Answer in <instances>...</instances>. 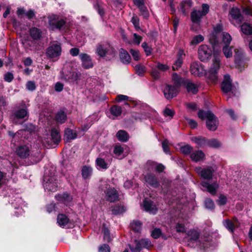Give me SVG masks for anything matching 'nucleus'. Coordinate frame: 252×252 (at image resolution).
Segmentation results:
<instances>
[{
  "label": "nucleus",
  "instance_id": "864d4df0",
  "mask_svg": "<svg viewBox=\"0 0 252 252\" xmlns=\"http://www.w3.org/2000/svg\"><path fill=\"white\" fill-rule=\"evenodd\" d=\"M227 202V197L223 194H220L217 200H216L217 204L220 206L225 205Z\"/></svg>",
  "mask_w": 252,
  "mask_h": 252
},
{
  "label": "nucleus",
  "instance_id": "9b49d317",
  "mask_svg": "<svg viewBox=\"0 0 252 252\" xmlns=\"http://www.w3.org/2000/svg\"><path fill=\"white\" fill-rule=\"evenodd\" d=\"M198 58L203 62H207L212 55V49L207 45H201L198 51Z\"/></svg>",
  "mask_w": 252,
  "mask_h": 252
},
{
  "label": "nucleus",
  "instance_id": "0eeeda50",
  "mask_svg": "<svg viewBox=\"0 0 252 252\" xmlns=\"http://www.w3.org/2000/svg\"><path fill=\"white\" fill-rule=\"evenodd\" d=\"M21 106L22 107L14 111L11 116L13 119V123L15 124H18V120L24 119L25 118L27 119L29 116L28 109L25 102H23Z\"/></svg>",
  "mask_w": 252,
  "mask_h": 252
},
{
  "label": "nucleus",
  "instance_id": "e433bc0d",
  "mask_svg": "<svg viewBox=\"0 0 252 252\" xmlns=\"http://www.w3.org/2000/svg\"><path fill=\"white\" fill-rule=\"evenodd\" d=\"M131 229L135 233H140L142 223L139 220H133L130 224Z\"/></svg>",
  "mask_w": 252,
  "mask_h": 252
},
{
  "label": "nucleus",
  "instance_id": "58836bf2",
  "mask_svg": "<svg viewBox=\"0 0 252 252\" xmlns=\"http://www.w3.org/2000/svg\"><path fill=\"white\" fill-rule=\"evenodd\" d=\"M147 164L152 166L156 165V170L158 173L163 172L165 168V167L162 163H158L152 160H148Z\"/></svg>",
  "mask_w": 252,
  "mask_h": 252
},
{
  "label": "nucleus",
  "instance_id": "f3484780",
  "mask_svg": "<svg viewBox=\"0 0 252 252\" xmlns=\"http://www.w3.org/2000/svg\"><path fill=\"white\" fill-rule=\"evenodd\" d=\"M143 205L144 210L154 215L157 214L158 209L154 201L148 198H145L143 201Z\"/></svg>",
  "mask_w": 252,
  "mask_h": 252
},
{
  "label": "nucleus",
  "instance_id": "6e6d98bb",
  "mask_svg": "<svg viewBox=\"0 0 252 252\" xmlns=\"http://www.w3.org/2000/svg\"><path fill=\"white\" fill-rule=\"evenodd\" d=\"M150 75L154 80H157L160 77V72L156 68H152L150 72Z\"/></svg>",
  "mask_w": 252,
  "mask_h": 252
},
{
  "label": "nucleus",
  "instance_id": "dca6fc26",
  "mask_svg": "<svg viewBox=\"0 0 252 252\" xmlns=\"http://www.w3.org/2000/svg\"><path fill=\"white\" fill-rule=\"evenodd\" d=\"M232 80L231 79L230 75L226 74L223 76V80L221 84V90L223 93L227 94L230 92L232 89Z\"/></svg>",
  "mask_w": 252,
  "mask_h": 252
},
{
  "label": "nucleus",
  "instance_id": "a18cd8bd",
  "mask_svg": "<svg viewBox=\"0 0 252 252\" xmlns=\"http://www.w3.org/2000/svg\"><path fill=\"white\" fill-rule=\"evenodd\" d=\"M95 163L97 166L102 169L106 170L108 169V164L105 160L101 158H97L95 160Z\"/></svg>",
  "mask_w": 252,
  "mask_h": 252
},
{
  "label": "nucleus",
  "instance_id": "052dcab7",
  "mask_svg": "<svg viewBox=\"0 0 252 252\" xmlns=\"http://www.w3.org/2000/svg\"><path fill=\"white\" fill-rule=\"evenodd\" d=\"M162 148L164 152L166 154H170L171 151L169 146V143L167 140L165 139L162 142Z\"/></svg>",
  "mask_w": 252,
  "mask_h": 252
},
{
  "label": "nucleus",
  "instance_id": "bf43d9fd",
  "mask_svg": "<svg viewBox=\"0 0 252 252\" xmlns=\"http://www.w3.org/2000/svg\"><path fill=\"white\" fill-rule=\"evenodd\" d=\"M138 7L140 9V11L143 17L145 18H147L149 17V14L147 8L145 6L144 3L139 5Z\"/></svg>",
  "mask_w": 252,
  "mask_h": 252
},
{
  "label": "nucleus",
  "instance_id": "ea45409f",
  "mask_svg": "<svg viewBox=\"0 0 252 252\" xmlns=\"http://www.w3.org/2000/svg\"><path fill=\"white\" fill-rule=\"evenodd\" d=\"M110 112L112 115L115 117L119 116L122 112V107L117 105H114L110 108Z\"/></svg>",
  "mask_w": 252,
  "mask_h": 252
},
{
  "label": "nucleus",
  "instance_id": "e2e57ef3",
  "mask_svg": "<svg viewBox=\"0 0 252 252\" xmlns=\"http://www.w3.org/2000/svg\"><path fill=\"white\" fill-rule=\"evenodd\" d=\"M26 87L28 90L32 92L35 91L36 88L35 82L32 81H28L26 84Z\"/></svg>",
  "mask_w": 252,
  "mask_h": 252
},
{
  "label": "nucleus",
  "instance_id": "bb28decb",
  "mask_svg": "<svg viewBox=\"0 0 252 252\" xmlns=\"http://www.w3.org/2000/svg\"><path fill=\"white\" fill-rule=\"evenodd\" d=\"M172 80L174 83L173 86L180 89L182 85L184 86L186 79L179 76L177 73H173L172 75Z\"/></svg>",
  "mask_w": 252,
  "mask_h": 252
},
{
  "label": "nucleus",
  "instance_id": "c756f323",
  "mask_svg": "<svg viewBox=\"0 0 252 252\" xmlns=\"http://www.w3.org/2000/svg\"><path fill=\"white\" fill-rule=\"evenodd\" d=\"M191 140L196 144L199 148H203L207 145L208 139L202 136L192 137Z\"/></svg>",
  "mask_w": 252,
  "mask_h": 252
},
{
  "label": "nucleus",
  "instance_id": "603ef678",
  "mask_svg": "<svg viewBox=\"0 0 252 252\" xmlns=\"http://www.w3.org/2000/svg\"><path fill=\"white\" fill-rule=\"evenodd\" d=\"M204 205L206 208L210 210H213L215 208L214 202L210 198H207L205 200Z\"/></svg>",
  "mask_w": 252,
  "mask_h": 252
},
{
  "label": "nucleus",
  "instance_id": "7ed1b4c3",
  "mask_svg": "<svg viewBox=\"0 0 252 252\" xmlns=\"http://www.w3.org/2000/svg\"><path fill=\"white\" fill-rule=\"evenodd\" d=\"M62 48L61 43L57 41L50 42L46 49L45 56L52 61H57L61 55Z\"/></svg>",
  "mask_w": 252,
  "mask_h": 252
},
{
  "label": "nucleus",
  "instance_id": "f03ea898",
  "mask_svg": "<svg viewBox=\"0 0 252 252\" xmlns=\"http://www.w3.org/2000/svg\"><path fill=\"white\" fill-rule=\"evenodd\" d=\"M101 190L104 193L106 201L114 203L120 200V195L118 190L106 182H104L99 187Z\"/></svg>",
  "mask_w": 252,
  "mask_h": 252
},
{
  "label": "nucleus",
  "instance_id": "4be33fe9",
  "mask_svg": "<svg viewBox=\"0 0 252 252\" xmlns=\"http://www.w3.org/2000/svg\"><path fill=\"white\" fill-rule=\"evenodd\" d=\"M184 86L186 88L188 93L196 94L198 92V86L190 82L189 79H186V82L184 85Z\"/></svg>",
  "mask_w": 252,
  "mask_h": 252
},
{
  "label": "nucleus",
  "instance_id": "6e6552de",
  "mask_svg": "<svg viewBox=\"0 0 252 252\" xmlns=\"http://www.w3.org/2000/svg\"><path fill=\"white\" fill-rule=\"evenodd\" d=\"M202 10H194L190 14L191 21L193 23L199 24L201 19L205 16L209 11V6L208 4L202 5Z\"/></svg>",
  "mask_w": 252,
  "mask_h": 252
},
{
  "label": "nucleus",
  "instance_id": "a211bd4d",
  "mask_svg": "<svg viewBox=\"0 0 252 252\" xmlns=\"http://www.w3.org/2000/svg\"><path fill=\"white\" fill-rule=\"evenodd\" d=\"M200 185L203 188H206L207 191L213 196L216 195L217 189L219 187V185L217 182H214L213 183L210 184L207 181H202Z\"/></svg>",
  "mask_w": 252,
  "mask_h": 252
},
{
  "label": "nucleus",
  "instance_id": "774afa93",
  "mask_svg": "<svg viewBox=\"0 0 252 252\" xmlns=\"http://www.w3.org/2000/svg\"><path fill=\"white\" fill-rule=\"evenodd\" d=\"M98 251L99 252H110V248L108 244H104L99 246Z\"/></svg>",
  "mask_w": 252,
  "mask_h": 252
},
{
  "label": "nucleus",
  "instance_id": "de8ad7c7",
  "mask_svg": "<svg viewBox=\"0 0 252 252\" xmlns=\"http://www.w3.org/2000/svg\"><path fill=\"white\" fill-rule=\"evenodd\" d=\"M188 235L191 241H196L199 238V233L195 230H190L188 231Z\"/></svg>",
  "mask_w": 252,
  "mask_h": 252
},
{
  "label": "nucleus",
  "instance_id": "4c0bfd02",
  "mask_svg": "<svg viewBox=\"0 0 252 252\" xmlns=\"http://www.w3.org/2000/svg\"><path fill=\"white\" fill-rule=\"evenodd\" d=\"M44 187L49 191L55 192L57 190L58 186L56 183L51 181L49 179L44 184Z\"/></svg>",
  "mask_w": 252,
  "mask_h": 252
},
{
  "label": "nucleus",
  "instance_id": "20e7f679",
  "mask_svg": "<svg viewBox=\"0 0 252 252\" xmlns=\"http://www.w3.org/2000/svg\"><path fill=\"white\" fill-rule=\"evenodd\" d=\"M61 139L59 131L55 128H53L50 136L44 138L43 143L47 148H54L59 144Z\"/></svg>",
  "mask_w": 252,
  "mask_h": 252
},
{
  "label": "nucleus",
  "instance_id": "a19ab883",
  "mask_svg": "<svg viewBox=\"0 0 252 252\" xmlns=\"http://www.w3.org/2000/svg\"><path fill=\"white\" fill-rule=\"evenodd\" d=\"M180 150L181 153L183 154L184 155L190 156V155L193 152V149L191 146L189 144H186L185 145L181 146L180 147Z\"/></svg>",
  "mask_w": 252,
  "mask_h": 252
},
{
  "label": "nucleus",
  "instance_id": "f704fd0d",
  "mask_svg": "<svg viewBox=\"0 0 252 252\" xmlns=\"http://www.w3.org/2000/svg\"><path fill=\"white\" fill-rule=\"evenodd\" d=\"M77 135V132L70 128H67L64 130V137L67 142H70V140L76 139Z\"/></svg>",
  "mask_w": 252,
  "mask_h": 252
},
{
  "label": "nucleus",
  "instance_id": "aec40b11",
  "mask_svg": "<svg viewBox=\"0 0 252 252\" xmlns=\"http://www.w3.org/2000/svg\"><path fill=\"white\" fill-rule=\"evenodd\" d=\"M185 55L184 51L180 49L177 53V59L172 66L173 70H178L182 66L183 63V56Z\"/></svg>",
  "mask_w": 252,
  "mask_h": 252
},
{
  "label": "nucleus",
  "instance_id": "72a5a7b5",
  "mask_svg": "<svg viewBox=\"0 0 252 252\" xmlns=\"http://www.w3.org/2000/svg\"><path fill=\"white\" fill-rule=\"evenodd\" d=\"M93 174V168L90 166L84 165L82 167L81 174L84 180L91 177Z\"/></svg>",
  "mask_w": 252,
  "mask_h": 252
},
{
  "label": "nucleus",
  "instance_id": "0e129e2a",
  "mask_svg": "<svg viewBox=\"0 0 252 252\" xmlns=\"http://www.w3.org/2000/svg\"><path fill=\"white\" fill-rule=\"evenodd\" d=\"M241 32H252V22L245 23L242 25Z\"/></svg>",
  "mask_w": 252,
  "mask_h": 252
},
{
  "label": "nucleus",
  "instance_id": "473e14b6",
  "mask_svg": "<svg viewBox=\"0 0 252 252\" xmlns=\"http://www.w3.org/2000/svg\"><path fill=\"white\" fill-rule=\"evenodd\" d=\"M116 137L119 141L122 142H126L129 140V135L128 133L125 130H119L116 133Z\"/></svg>",
  "mask_w": 252,
  "mask_h": 252
},
{
  "label": "nucleus",
  "instance_id": "338daca9",
  "mask_svg": "<svg viewBox=\"0 0 252 252\" xmlns=\"http://www.w3.org/2000/svg\"><path fill=\"white\" fill-rule=\"evenodd\" d=\"M161 235V230L160 228H155L151 233V236L154 239H158Z\"/></svg>",
  "mask_w": 252,
  "mask_h": 252
},
{
  "label": "nucleus",
  "instance_id": "b1692460",
  "mask_svg": "<svg viewBox=\"0 0 252 252\" xmlns=\"http://www.w3.org/2000/svg\"><path fill=\"white\" fill-rule=\"evenodd\" d=\"M16 154L21 158H26L30 155L29 147L26 145L19 146L16 151Z\"/></svg>",
  "mask_w": 252,
  "mask_h": 252
},
{
  "label": "nucleus",
  "instance_id": "ddd939ff",
  "mask_svg": "<svg viewBox=\"0 0 252 252\" xmlns=\"http://www.w3.org/2000/svg\"><path fill=\"white\" fill-rule=\"evenodd\" d=\"M180 89L175 86L166 84L163 90L165 98L167 100H171L176 97L179 94Z\"/></svg>",
  "mask_w": 252,
  "mask_h": 252
},
{
  "label": "nucleus",
  "instance_id": "7c9ffc66",
  "mask_svg": "<svg viewBox=\"0 0 252 252\" xmlns=\"http://www.w3.org/2000/svg\"><path fill=\"white\" fill-rule=\"evenodd\" d=\"M191 6L192 2L190 0H183L180 4L179 10L184 15H186L189 12Z\"/></svg>",
  "mask_w": 252,
  "mask_h": 252
},
{
  "label": "nucleus",
  "instance_id": "39448f33",
  "mask_svg": "<svg viewBox=\"0 0 252 252\" xmlns=\"http://www.w3.org/2000/svg\"><path fill=\"white\" fill-rule=\"evenodd\" d=\"M134 243L135 247L130 244L128 245L131 252H141L143 249L150 250L153 247L151 241L148 239H135Z\"/></svg>",
  "mask_w": 252,
  "mask_h": 252
},
{
  "label": "nucleus",
  "instance_id": "69168bd1",
  "mask_svg": "<svg viewBox=\"0 0 252 252\" xmlns=\"http://www.w3.org/2000/svg\"><path fill=\"white\" fill-rule=\"evenodd\" d=\"M131 22L136 31L141 30L139 26V20L137 16H133L131 19Z\"/></svg>",
  "mask_w": 252,
  "mask_h": 252
},
{
  "label": "nucleus",
  "instance_id": "393cba45",
  "mask_svg": "<svg viewBox=\"0 0 252 252\" xmlns=\"http://www.w3.org/2000/svg\"><path fill=\"white\" fill-rule=\"evenodd\" d=\"M190 70L191 74L194 75L199 76L202 73L203 69L201 63L195 62L191 63Z\"/></svg>",
  "mask_w": 252,
  "mask_h": 252
},
{
  "label": "nucleus",
  "instance_id": "2f4dec72",
  "mask_svg": "<svg viewBox=\"0 0 252 252\" xmlns=\"http://www.w3.org/2000/svg\"><path fill=\"white\" fill-rule=\"evenodd\" d=\"M119 56L120 60L123 63L125 64H128L130 63V56L128 53L124 49H120Z\"/></svg>",
  "mask_w": 252,
  "mask_h": 252
},
{
  "label": "nucleus",
  "instance_id": "f257e3e1",
  "mask_svg": "<svg viewBox=\"0 0 252 252\" xmlns=\"http://www.w3.org/2000/svg\"><path fill=\"white\" fill-rule=\"evenodd\" d=\"M197 115L202 120L206 119V126L209 130L214 131L217 130L219 125V120L211 111L199 110Z\"/></svg>",
  "mask_w": 252,
  "mask_h": 252
},
{
  "label": "nucleus",
  "instance_id": "9d476101",
  "mask_svg": "<svg viewBox=\"0 0 252 252\" xmlns=\"http://www.w3.org/2000/svg\"><path fill=\"white\" fill-rule=\"evenodd\" d=\"M229 20L235 26H239L243 20L240 11L237 8H232L229 11Z\"/></svg>",
  "mask_w": 252,
  "mask_h": 252
},
{
  "label": "nucleus",
  "instance_id": "37998d69",
  "mask_svg": "<svg viewBox=\"0 0 252 252\" xmlns=\"http://www.w3.org/2000/svg\"><path fill=\"white\" fill-rule=\"evenodd\" d=\"M223 225L231 233L234 232L235 229L236 227L235 225V223L229 219H226L224 220Z\"/></svg>",
  "mask_w": 252,
  "mask_h": 252
},
{
  "label": "nucleus",
  "instance_id": "79ce46f5",
  "mask_svg": "<svg viewBox=\"0 0 252 252\" xmlns=\"http://www.w3.org/2000/svg\"><path fill=\"white\" fill-rule=\"evenodd\" d=\"M199 245L200 250L205 251L212 246V243L208 239H204L199 241Z\"/></svg>",
  "mask_w": 252,
  "mask_h": 252
},
{
  "label": "nucleus",
  "instance_id": "680f3d73",
  "mask_svg": "<svg viewBox=\"0 0 252 252\" xmlns=\"http://www.w3.org/2000/svg\"><path fill=\"white\" fill-rule=\"evenodd\" d=\"M204 40V37L200 35H197L195 36L192 40L191 41V44L192 45H197L202 42Z\"/></svg>",
  "mask_w": 252,
  "mask_h": 252
},
{
  "label": "nucleus",
  "instance_id": "cd10ccee",
  "mask_svg": "<svg viewBox=\"0 0 252 252\" xmlns=\"http://www.w3.org/2000/svg\"><path fill=\"white\" fill-rule=\"evenodd\" d=\"M221 32H211L209 36V41L214 50L218 45L219 43V37Z\"/></svg>",
  "mask_w": 252,
  "mask_h": 252
},
{
  "label": "nucleus",
  "instance_id": "c9c22d12",
  "mask_svg": "<svg viewBox=\"0 0 252 252\" xmlns=\"http://www.w3.org/2000/svg\"><path fill=\"white\" fill-rule=\"evenodd\" d=\"M55 199L61 202H69L72 200V197L70 194L66 192L62 194H58L55 195Z\"/></svg>",
  "mask_w": 252,
  "mask_h": 252
},
{
  "label": "nucleus",
  "instance_id": "5701e85b",
  "mask_svg": "<svg viewBox=\"0 0 252 252\" xmlns=\"http://www.w3.org/2000/svg\"><path fill=\"white\" fill-rule=\"evenodd\" d=\"M67 117L66 112L63 109H60L56 113L54 120L58 124L62 125L67 120Z\"/></svg>",
  "mask_w": 252,
  "mask_h": 252
},
{
  "label": "nucleus",
  "instance_id": "2eb2a0df",
  "mask_svg": "<svg viewBox=\"0 0 252 252\" xmlns=\"http://www.w3.org/2000/svg\"><path fill=\"white\" fill-rule=\"evenodd\" d=\"M144 180L147 184L155 189H158L160 186L158 177L153 173H147L144 176Z\"/></svg>",
  "mask_w": 252,
  "mask_h": 252
},
{
  "label": "nucleus",
  "instance_id": "13d9d810",
  "mask_svg": "<svg viewBox=\"0 0 252 252\" xmlns=\"http://www.w3.org/2000/svg\"><path fill=\"white\" fill-rule=\"evenodd\" d=\"M136 73L140 76H143L145 72V67L141 64L136 65L135 67Z\"/></svg>",
  "mask_w": 252,
  "mask_h": 252
},
{
  "label": "nucleus",
  "instance_id": "49530a36",
  "mask_svg": "<svg viewBox=\"0 0 252 252\" xmlns=\"http://www.w3.org/2000/svg\"><path fill=\"white\" fill-rule=\"evenodd\" d=\"M220 36L221 37L222 42L225 45H229L232 40V37L228 32H221Z\"/></svg>",
  "mask_w": 252,
  "mask_h": 252
},
{
  "label": "nucleus",
  "instance_id": "1a4fd4ad",
  "mask_svg": "<svg viewBox=\"0 0 252 252\" xmlns=\"http://www.w3.org/2000/svg\"><path fill=\"white\" fill-rule=\"evenodd\" d=\"M220 68V62L216 59L213 61L212 66L208 72V79L212 83L216 84L218 81V73Z\"/></svg>",
  "mask_w": 252,
  "mask_h": 252
},
{
  "label": "nucleus",
  "instance_id": "a878e982",
  "mask_svg": "<svg viewBox=\"0 0 252 252\" xmlns=\"http://www.w3.org/2000/svg\"><path fill=\"white\" fill-rule=\"evenodd\" d=\"M111 211L112 215L117 216L125 213L126 211V208L124 205L117 203L111 207Z\"/></svg>",
  "mask_w": 252,
  "mask_h": 252
},
{
  "label": "nucleus",
  "instance_id": "3c124183",
  "mask_svg": "<svg viewBox=\"0 0 252 252\" xmlns=\"http://www.w3.org/2000/svg\"><path fill=\"white\" fill-rule=\"evenodd\" d=\"M207 146L211 148H218L220 146V143L216 139L213 138L211 139H208Z\"/></svg>",
  "mask_w": 252,
  "mask_h": 252
},
{
  "label": "nucleus",
  "instance_id": "09e8293b",
  "mask_svg": "<svg viewBox=\"0 0 252 252\" xmlns=\"http://www.w3.org/2000/svg\"><path fill=\"white\" fill-rule=\"evenodd\" d=\"M107 51V49L102 45L99 44L96 47V53L101 57H105Z\"/></svg>",
  "mask_w": 252,
  "mask_h": 252
},
{
  "label": "nucleus",
  "instance_id": "423d86ee",
  "mask_svg": "<svg viewBox=\"0 0 252 252\" xmlns=\"http://www.w3.org/2000/svg\"><path fill=\"white\" fill-rule=\"evenodd\" d=\"M49 25L52 30H63L66 27L65 20L57 15H53L49 17Z\"/></svg>",
  "mask_w": 252,
  "mask_h": 252
},
{
  "label": "nucleus",
  "instance_id": "c03bdc74",
  "mask_svg": "<svg viewBox=\"0 0 252 252\" xmlns=\"http://www.w3.org/2000/svg\"><path fill=\"white\" fill-rule=\"evenodd\" d=\"M102 232L103 233V239L105 241L109 243L111 241L112 238L110 235V231L109 228L104 224L102 227Z\"/></svg>",
  "mask_w": 252,
  "mask_h": 252
},
{
  "label": "nucleus",
  "instance_id": "5fc2aeb1",
  "mask_svg": "<svg viewBox=\"0 0 252 252\" xmlns=\"http://www.w3.org/2000/svg\"><path fill=\"white\" fill-rule=\"evenodd\" d=\"M235 63L237 66L238 68L242 70L246 65L245 57L235 59Z\"/></svg>",
  "mask_w": 252,
  "mask_h": 252
},
{
  "label": "nucleus",
  "instance_id": "4468645a",
  "mask_svg": "<svg viewBox=\"0 0 252 252\" xmlns=\"http://www.w3.org/2000/svg\"><path fill=\"white\" fill-rule=\"evenodd\" d=\"M61 78L66 82L78 84L79 75L75 71H67L61 72Z\"/></svg>",
  "mask_w": 252,
  "mask_h": 252
},
{
  "label": "nucleus",
  "instance_id": "4d7b16f0",
  "mask_svg": "<svg viewBox=\"0 0 252 252\" xmlns=\"http://www.w3.org/2000/svg\"><path fill=\"white\" fill-rule=\"evenodd\" d=\"M141 46L143 48L147 56H150L152 54L153 49L150 46H148L147 42H143Z\"/></svg>",
  "mask_w": 252,
  "mask_h": 252
},
{
  "label": "nucleus",
  "instance_id": "c85d7f7f",
  "mask_svg": "<svg viewBox=\"0 0 252 252\" xmlns=\"http://www.w3.org/2000/svg\"><path fill=\"white\" fill-rule=\"evenodd\" d=\"M57 220L58 225L62 228H64L70 221L68 217L65 214L62 213L58 215Z\"/></svg>",
  "mask_w": 252,
  "mask_h": 252
},
{
  "label": "nucleus",
  "instance_id": "412c9836",
  "mask_svg": "<svg viewBox=\"0 0 252 252\" xmlns=\"http://www.w3.org/2000/svg\"><path fill=\"white\" fill-rule=\"evenodd\" d=\"M189 157L192 161L197 162L205 160V154L202 150H196L192 152Z\"/></svg>",
  "mask_w": 252,
  "mask_h": 252
},
{
  "label": "nucleus",
  "instance_id": "f8f14e48",
  "mask_svg": "<svg viewBox=\"0 0 252 252\" xmlns=\"http://www.w3.org/2000/svg\"><path fill=\"white\" fill-rule=\"evenodd\" d=\"M195 171L201 178L208 181L213 179L214 170L212 166L206 168L198 167L196 168Z\"/></svg>",
  "mask_w": 252,
  "mask_h": 252
},
{
  "label": "nucleus",
  "instance_id": "6ab92c4d",
  "mask_svg": "<svg viewBox=\"0 0 252 252\" xmlns=\"http://www.w3.org/2000/svg\"><path fill=\"white\" fill-rule=\"evenodd\" d=\"M79 58L82 62V66L85 69H90L94 66L91 56L86 53H81Z\"/></svg>",
  "mask_w": 252,
  "mask_h": 252
},
{
  "label": "nucleus",
  "instance_id": "8fccbe9b",
  "mask_svg": "<svg viewBox=\"0 0 252 252\" xmlns=\"http://www.w3.org/2000/svg\"><path fill=\"white\" fill-rule=\"evenodd\" d=\"M233 46H229V45H225L222 48V52L226 58H230L232 56V49Z\"/></svg>",
  "mask_w": 252,
  "mask_h": 252
}]
</instances>
